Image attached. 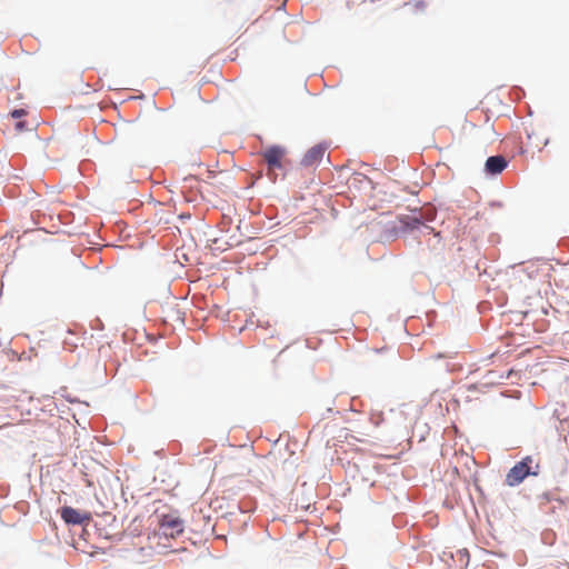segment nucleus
Instances as JSON below:
<instances>
[{
  "label": "nucleus",
  "instance_id": "obj_19",
  "mask_svg": "<svg viewBox=\"0 0 569 569\" xmlns=\"http://www.w3.org/2000/svg\"><path fill=\"white\" fill-rule=\"evenodd\" d=\"M378 418L376 421H375V425L378 426L380 423V421L382 420V413H379L378 415Z\"/></svg>",
  "mask_w": 569,
  "mask_h": 569
},
{
  "label": "nucleus",
  "instance_id": "obj_1",
  "mask_svg": "<svg viewBox=\"0 0 569 569\" xmlns=\"http://www.w3.org/2000/svg\"><path fill=\"white\" fill-rule=\"evenodd\" d=\"M540 469L539 461L532 456H526L509 469L505 478V483L508 487H518L527 478L539 476Z\"/></svg>",
  "mask_w": 569,
  "mask_h": 569
},
{
  "label": "nucleus",
  "instance_id": "obj_7",
  "mask_svg": "<svg viewBox=\"0 0 569 569\" xmlns=\"http://www.w3.org/2000/svg\"><path fill=\"white\" fill-rule=\"evenodd\" d=\"M508 163L509 161L503 156H490L485 162L483 171L488 177H496L508 167Z\"/></svg>",
  "mask_w": 569,
  "mask_h": 569
},
{
  "label": "nucleus",
  "instance_id": "obj_17",
  "mask_svg": "<svg viewBox=\"0 0 569 569\" xmlns=\"http://www.w3.org/2000/svg\"><path fill=\"white\" fill-rule=\"evenodd\" d=\"M17 129L22 130L26 127V122L20 121L16 123Z\"/></svg>",
  "mask_w": 569,
  "mask_h": 569
},
{
  "label": "nucleus",
  "instance_id": "obj_18",
  "mask_svg": "<svg viewBox=\"0 0 569 569\" xmlns=\"http://www.w3.org/2000/svg\"><path fill=\"white\" fill-rule=\"evenodd\" d=\"M67 400L71 403L73 402H80L78 399L73 398V397H68Z\"/></svg>",
  "mask_w": 569,
  "mask_h": 569
},
{
  "label": "nucleus",
  "instance_id": "obj_14",
  "mask_svg": "<svg viewBox=\"0 0 569 569\" xmlns=\"http://www.w3.org/2000/svg\"><path fill=\"white\" fill-rule=\"evenodd\" d=\"M561 507H562V506H559L558 503H557V505H552V506L550 507V509H549V510H547L546 512H548V513H556L557 509H560Z\"/></svg>",
  "mask_w": 569,
  "mask_h": 569
},
{
  "label": "nucleus",
  "instance_id": "obj_13",
  "mask_svg": "<svg viewBox=\"0 0 569 569\" xmlns=\"http://www.w3.org/2000/svg\"><path fill=\"white\" fill-rule=\"evenodd\" d=\"M333 413L338 415L340 412L338 410L335 411L332 408H327L326 413L322 415V418H327V417H329V415H333Z\"/></svg>",
  "mask_w": 569,
  "mask_h": 569
},
{
  "label": "nucleus",
  "instance_id": "obj_3",
  "mask_svg": "<svg viewBox=\"0 0 569 569\" xmlns=\"http://www.w3.org/2000/svg\"><path fill=\"white\" fill-rule=\"evenodd\" d=\"M159 526L163 536L174 538L183 532V520L180 517L163 513L159 517Z\"/></svg>",
  "mask_w": 569,
  "mask_h": 569
},
{
  "label": "nucleus",
  "instance_id": "obj_4",
  "mask_svg": "<svg viewBox=\"0 0 569 569\" xmlns=\"http://www.w3.org/2000/svg\"><path fill=\"white\" fill-rule=\"evenodd\" d=\"M329 147L330 144L327 141H321L311 147L302 157L300 166L303 168L317 167Z\"/></svg>",
  "mask_w": 569,
  "mask_h": 569
},
{
  "label": "nucleus",
  "instance_id": "obj_2",
  "mask_svg": "<svg viewBox=\"0 0 569 569\" xmlns=\"http://www.w3.org/2000/svg\"><path fill=\"white\" fill-rule=\"evenodd\" d=\"M60 517L68 526H87L91 521V513L81 511L70 506H63L59 509Z\"/></svg>",
  "mask_w": 569,
  "mask_h": 569
},
{
  "label": "nucleus",
  "instance_id": "obj_15",
  "mask_svg": "<svg viewBox=\"0 0 569 569\" xmlns=\"http://www.w3.org/2000/svg\"><path fill=\"white\" fill-rule=\"evenodd\" d=\"M197 181L198 180V177L194 176V174H189L184 178V181Z\"/></svg>",
  "mask_w": 569,
  "mask_h": 569
},
{
  "label": "nucleus",
  "instance_id": "obj_5",
  "mask_svg": "<svg viewBox=\"0 0 569 569\" xmlns=\"http://www.w3.org/2000/svg\"><path fill=\"white\" fill-rule=\"evenodd\" d=\"M399 222H400V228L403 232H413V231L420 230V229H423L427 232L433 231V228L426 224L423 222L422 217H420V216H415V214L401 216L399 218Z\"/></svg>",
  "mask_w": 569,
  "mask_h": 569
},
{
  "label": "nucleus",
  "instance_id": "obj_11",
  "mask_svg": "<svg viewBox=\"0 0 569 569\" xmlns=\"http://www.w3.org/2000/svg\"><path fill=\"white\" fill-rule=\"evenodd\" d=\"M27 110L22 109V108H19V109H13L10 111V116L13 118V119H21L23 117L27 116Z\"/></svg>",
  "mask_w": 569,
  "mask_h": 569
},
{
  "label": "nucleus",
  "instance_id": "obj_9",
  "mask_svg": "<svg viewBox=\"0 0 569 569\" xmlns=\"http://www.w3.org/2000/svg\"><path fill=\"white\" fill-rule=\"evenodd\" d=\"M536 500L541 509L548 503L556 502L559 506L563 505V500L557 497L555 491H543L542 493L537 495Z\"/></svg>",
  "mask_w": 569,
  "mask_h": 569
},
{
  "label": "nucleus",
  "instance_id": "obj_16",
  "mask_svg": "<svg viewBox=\"0 0 569 569\" xmlns=\"http://www.w3.org/2000/svg\"><path fill=\"white\" fill-rule=\"evenodd\" d=\"M415 1H416V7L418 9H423L425 8V2L423 1H421V0H415Z\"/></svg>",
  "mask_w": 569,
  "mask_h": 569
},
{
  "label": "nucleus",
  "instance_id": "obj_21",
  "mask_svg": "<svg viewBox=\"0 0 569 569\" xmlns=\"http://www.w3.org/2000/svg\"><path fill=\"white\" fill-rule=\"evenodd\" d=\"M443 357H445V356H443L442 353H437V355L435 356V358H436V359H440V358H443Z\"/></svg>",
  "mask_w": 569,
  "mask_h": 569
},
{
  "label": "nucleus",
  "instance_id": "obj_22",
  "mask_svg": "<svg viewBox=\"0 0 569 569\" xmlns=\"http://www.w3.org/2000/svg\"><path fill=\"white\" fill-rule=\"evenodd\" d=\"M459 552H460L461 555H462V553H463V555H468L467 549L460 550Z\"/></svg>",
  "mask_w": 569,
  "mask_h": 569
},
{
  "label": "nucleus",
  "instance_id": "obj_8",
  "mask_svg": "<svg viewBox=\"0 0 569 569\" xmlns=\"http://www.w3.org/2000/svg\"><path fill=\"white\" fill-rule=\"evenodd\" d=\"M39 282L43 288L54 289L60 283V276L57 270L47 269L40 274Z\"/></svg>",
  "mask_w": 569,
  "mask_h": 569
},
{
  "label": "nucleus",
  "instance_id": "obj_12",
  "mask_svg": "<svg viewBox=\"0 0 569 569\" xmlns=\"http://www.w3.org/2000/svg\"><path fill=\"white\" fill-rule=\"evenodd\" d=\"M92 328L93 329H97V330H102L103 329V323L100 319H94L93 321V325H92Z\"/></svg>",
  "mask_w": 569,
  "mask_h": 569
},
{
  "label": "nucleus",
  "instance_id": "obj_20",
  "mask_svg": "<svg viewBox=\"0 0 569 569\" xmlns=\"http://www.w3.org/2000/svg\"><path fill=\"white\" fill-rule=\"evenodd\" d=\"M360 177H362L363 179L368 180L369 182H372L366 174L363 173H358Z\"/></svg>",
  "mask_w": 569,
  "mask_h": 569
},
{
  "label": "nucleus",
  "instance_id": "obj_6",
  "mask_svg": "<svg viewBox=\"0 0 569 569\" xmlns=\"http://www.w3.org/2000/svg\"><path fill=\"white\" fill-rule=\"evenodd\" d=\"M286 154V149L279 144H272L263 152V159L269 168L281 169L282 157Z\"/></svg>",
  "mask_w": 569,
  "mask_h": 569
},
{
  "label": "nucleus",
  "instance_id": "obj_10",
  "mask_svg": "<svg viewBox=\"0 0 569 569\" xmlns=\"http://www.w3.org/2000/svg\"><path fill=\"white\" fill-rule=\"evenodd\" d=\"M541 541L543 545L552 546L556 541V533L551 529H546L541 532Z\"/></svg>",
  "mask_w": 569,
  "mask_h": 569
}]
</instances>
